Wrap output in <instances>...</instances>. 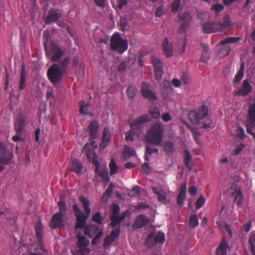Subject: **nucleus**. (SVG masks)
<instances>
[{
	"label": "nucleus",
	"mask_w": 255,
	"mask_h": 255,
	"mask_svg": "<svg viewBox=\"0 0 255 255\" xmlns=\"http://www.w3.org/2000/svg\"><path fill=\"white\" fill-rule=\"evenodd\" d=\"M69 62L70 58L66 57L59 63L52 64L48 69L47 77L52 84L56 85L61 82L63 75L67 71Z\"/></svg>",
	"instance_id": "nucleus-1"
},
{
	"label": "nucleus",
	"mask_w": 255,
	"mask_h": 255,
	"mask_svg": "<svg viewBox=\"0 0 255 255\" xmlns=\"http://www.w3.org/2000/svg\"><path fill=\"white\" fill-rule=\"evenodd\" d=\"M79 200L83 205V208L85 212V214L78 207L77 203H74L73 205V211L76 218V223L75 224L76 229H84L86 226V221L91 214V209L89 208L90 203L89 200L83 196L80 197Z\"/></svg>",
	"instance_id": "nucleus-2"
},
{
	"label": "nucleus",
	"mask_w": 255,
	"mask_h": 255,
	"mask_svg": "<svg viewBox=\"0 0 255 255\" xmlns=\"http://www.w3.org/2000/svg\"><path fill=\"white\" fill-rule=\"evenodd\" d=\"M209 109L207 106L202 105L198 110H192L188 114V118L190 122L194 124H198L200 121L206 119L203 123V128L206 129L212 128L211 124L212 121L207 118L208 116Z\"/></svg>",
	"instance_id": "nucleus-3"
},
{
	"label": "nucleus",
	"mask_w": 255,
	"mask_h": 255,
	"mask_svg": "<svg viewBox=\"0 0 255 255\" xmlns=\"http://www.w3.org/2000/svg\"><path fill=\"white\" fill-rule=\"evenodd\" d=\"M163 133L164 130L161 125L156 123L149 128L145 138L147 143L158 145L162 141Z\"/></svg>",
	"instance_id": "nucleus-4"
},
{
	"label": "nucleus",
	"mask_w": 255,
	"mask_h": 255,
	"mask_svg": "<svg viewBox=\"0 0 255 255\" xmlns=\"http://www.w3.org/2000/svg\"><path fill=\"white\" fill-rule=\"evenodd\" d=\"M46 55L53 62H57L64 55L65 50L58 44L52 42L49 48L47 47L46 42L44 43Z\"/></svg>",
	"instance_id": "nucleus-5"
},
{
	"label": "nucleus",
	"mask_w": 255,
	"mask_h": 255,
	"mask_svg": "<svg viewBox=\"0 0 255 255\" xmlns=\"http://www.w3.org/2000/svg\"><path fill=\"white\" fill-rule=\"evenodd\" d=\"M111 47L112 50L123 53L128 49V41L124 40L119 33H115L111 37Z\"/></svg>",
	"instance_id": "nucleus-6"
},
{
	"label": "nucleus",
	"mask_w": 255,
	"mask_h": 255,
	"mask_svg": "<svg viewBox=\"0 0 255 255\" xmlns=\"http://www.w3.org/2000/svg\"><path fill=\"white\" fill-rule=\"evenodd\" d=\"M246 127L247 133L252 135L255 138V133L252 130L255 127V102L249 106Z\"/></svg>",
	"instance_id": "nucleus-7"
},
{
	"label": "nucleus",
	"mask_w": 255,
	"mask_h": 255,
	"mask_svg": "<svg viewBox=\"0 0 255 255\" xmlns=\"http://www.w3.org/2000/svg\"><path fill=\"white\" fill-rule=\"evenodd\" d=\"M76 237L78 241L76 243L77 253L79 255H86L89 254L90 250L88 248L89 241L80 233L77 234Z\"/></svg>",
	"instance_id": "nucleus-8"
},
{
	"label": "nucleus",
	"mask_w": 255,
	"mask_h": 255,
	"mask_svg": "<svg viewBox=\"0 0 255 255\" xmlns=\"http://www.w3.org/2000/svg\"><path fill=\"white\" fill-rule=\"evenodd\" d=\"M13 157V152L7 150L5 145L0 141V164L7 165Z\"/></svg>",
	"instance_id": "nucleus-9"
},
{
	"label": "nucleus",
	"mask_w": 255,
	"mask_h": 255,
	"mask_svg": "<svg viewBox=\"0 0 255 255\" xmlns=\"http://www.w3.org/2000/svg\"><path fill=\"white\" fill-rule=\"evenodd\" d=\"M150 121L151 118L147 115L140 116L130 123V129L135 132L140 131L143 128L144 124Z\"/></svg>",
	"instance_id": "nucleus-10"
},
{
	"label": "nucleus",
	"mask_w": 255,
	"mask_h": 255,
	"mask_svg": "<svg viewBox=\"0 0 255 255\" xmlns=\"http://www.w3.org/2000/svg\"><path fill=\"white\" fill-rule=\"evenodd\" d=\"M230 196H235L234 202L238 207H241L243 203L244 197L240 188L235 184H232L228 191Z\"/></svg>",
	"instance_id": "nucleus-11"
},
{
	"label": "nucleus",
	"mask_w": 255,
	"mask_h": 255,
	"mask_svg": "<svg viewBox=\"0 0 255 255\" xmlns=\"http://www.w3.org/2000/svg\"><path fill=\"white\" fill-rule=\"evenodd\" d=\"M151 61L154 69L155 79L159 80L163 73V62L155 56H152Z\"/></svg>",
	"instance_id": "nucleus-12"
},
{
	"label": "nucleus",
	"mask_w": 255,
	"mask_h": 255,
	"mask_svg": "<svg viewBox=\"0 0 255 255\" xmlns=\"http://www.w3.org/2000/svg\"><path fill=\"white\" fill-rule=\"evenodd\" d=\"M149 218L145 215L140 214L137 216L132 225L133 230H136L147 226L149 223Z\"/></svg>",
	"instance_id": "nucleus-13"
},
{
	"label": "nucleus",
	"mask_w": 255,
	"mask_h": 255,
	"mask_svg": "<svg viewBox=\"0 0 255 255\" xmlns=\"http://www.w3.org/2000/svg\"><path fill=\"white\" fill-rule=\"evenodd\" d=\"M201 28L204 33H212L218 31V22L215 21H207L203 22Z\"/></svg>",
	"instance_id": "nucleus-14"
},
{
	"label": "nucleus",
	"mask_w": 255,
	"mask_h": 255,
	"mask_svg": "<svg viewBox=\"0 0 255 255\" xmlns=\"http://www.w3.org/2000/svg\"><path fill=\"white\" fill-rule=\"evenodd\" d=\"M61 13L59 10L54 8L50 9L48 12L45 22L47 24L57 22L61 17Z\"/></svg>",
	"instance_id": "nucleus-15"
},
{
	"label": "nucleus",
	"mask_w": 255,
	"mask_h": 255,
	"mask_svg": "<svg viewBox=\"0 0 255 255\" xmlns=\"http://www.w3.org/2000/svg\"><path fill=\"white\" fill-rule=\"evenodd\" d=\"M64 216L60 213H55L53 215L49 222L50 228L53 229L59 228L63 226Z\"/></svg>",
	"instance_id": "nucleus-16"
},
{
	"label": "nucleus",
	"mask_w": 255,
	"mask_h": 255,
	"mask_svg": "<svg viewBox=\"0 0 255 255\" xmlns=\"http://www.w3.org/2000/svg\"><path fill=\"white\" fill-rule=\"evenodd\" d=\"M26 118L22 114H19L14 124V129L16 134H22L26 127Z\"/></svg>",
	"instance_id": "nucleus-17"
},
{
	"label": "nucleus",
	"mask_w": 255,
	"mask_h": 255,
	"mask_svg": "<svg viewBox=\"0 0 255 255\" xmlns=\"http://www.w3.org/2000/svg\"><path fill=\"white\" fill-rule=\"evenodd\" d=\"M86 154L88 161L92 162L96 166L95 172L99 171L100 163L98 160V157L93 149H88L86 151Z\"/></svg>",
	"instance_id": "nucleus-18"
},
{
	"label": "nucleus",
	"mask_w": 255,
	"mask_h": 255,
	"mask_svg": "<svg viewBox=\"0 0 255 255\" xmlns=\"http://www.w3.org/2000/svg\"><path fill=\"white\" fill-rule=\"evenodd\" d=\"M141 94L143 97L149 100H156L157 99L155 94L149 88L148 85L145 82L142 83Z\"/></svg>",
	"instance_id": "nucleus-19"
},
{
	"label": "nucleus",
	"mask_w": 255,
	"mask_h": 255,
	"mask_svg": "<svg viewBox=\"0 0 255 255\" xmlns=\"http://www.w3.org/2000/svg\"><path fill=\"white\" fill-rule=\"evenodd\" d=\"M252 90V86L247 80L243 81L242 88L239 89L236 92V95L240 96L248 95Z\"/></svg>",
	"instance_id": "nucleus-20"
},
{
	"label": "nucleus",
	"mask_w": 255,
	"mask_h": 255,
	"mask_svg": "<svg viewBox=\"0 0 255 255\" xmlns=\"http://www.w3.org/2000/svg\"><path fill=\"white\" fill-rule=\"evenodd\" d=\"M162 49L163 53L167 58L171 57L173 54V48L171 43H169L167 38L162 43Z\"/></svg>",
	"instance_id": "nucleus-21"
},
{
	"label": "nucleus",
	"mask_w": 255,
	"mask_h": 255,
	"mask_svg": "<svg viewBox=\"0 0 255 255\" xmlns=\"http://www.w3.org/2000/svg\"><path fill=\"white\" fill-rule=\"evenodd\" d=\"M186 196V183L185 182L180 187L179 193L177 198V203L178 205L182 206Z\"/></svg>",
	"instance_id": "nucleus-22"
},
{
	"label": "nucleus",
	"mask_w": 255,
	"mask_h": 255,
	"mask_svg": "<svg viewBox=\"0 0 255 255\" xmlns=\"http://www.w3.org/2000/svg\"><path fill=\"white\" fill-rule=\"evenodd\" d=\"M27 85L26 74L25 71V67L23 65L22 66L20 71V76L18 84V89L20 91L25 89Z\"/></svg>",
	"instance_id": "nucleus-23"
},
{
	"label": "nucleus",
	"mask_w": 255,
	"mask_h": 255,
	"mask_svg": "<svg viewBox=\"0 0 255 255\" xmlns=\"http://www.w3.org/2000/svg\"><path fill=\"white\" fill-rule=\"evenodd\" d=\"M70 168L71 171L80 174L82 172L83 165L79 160L74 159L70 164Z\"/></svg>",
	"instance_id": "nucleus-24"
},
{
	"label": "nucleus",
	"mask_w": 255,
	"mask_h": 255,
	"mask_svg": "<svg viewBox=\"0 0 255 255\" xmlns=\"http://www.w3.org/2000/svg\"><path fill=\"white\" fill-rule=\"evenodd\" d=\"M88 128L90 131V139L93 140L97 137L99 124L97 121H93L90 123Z\"/></svg>",
	"instance_id": "nucleus-25"
},
{
	"label": "nucleus",
	"mask_w": 255,
	"mask_h": 255,
	"mask_svg": "<svg viewBox=\"0 0 255 255\" xmlns=\"http://www.w3.org/2000/svg\"><path fill=\"white\" fill-rule=\"evenodd\" d=\"M111 211L112 214L110 217V219L111 220V226H112L113 224L117 223L118 220L117 219V218L119 215H120V208L119 205L116 204H113L112 206Z\"/></svg>",
	"instance_id": "nucleus-26"
},
{
	"label": "nucleus",
	"mask_w": 255,
	"mask_h": 255,
	"mask_svg": "<svg viewBox=\"0 0 255 255\" xmlns=\"http://www.w3.org/2000/svg\"><path fill=\"white\" fill-rule=\"evenodd\" d=\"M218 24L219 26L218 31H223L229 29L232 26L230 16L226 15L223 18V22L222 23L218 22Z\"/></svg>",
	"instance_id": "nucleus-27"
},
{
	"label": "nucleus",
	"mask_w": 255,
	"mask_h": 255,
	"mask_svg": "<svg viewBox=\"0 0 255 255\" xmlns=\"http://www.w3.org/2000/svg\"><path fill=\"white\" fill-rule=\"evenodd\" d=\"M36 239L38 242V245L41 246L42 244V231L43 227L41 222H37L35 228Z\"/></svg>",
	"instance_id": "nucleus-28"
},
{
	"label": "nucleus",
	"mask_w": 255,
	"mask_h": 255,
	"mask_svg": "<svg viewBox=\"0 0 255 255\" xmlns=\"http://www.w3.org/2000/svg\"><path fill=\"white\" fill-rule=\"evenodd\" d=\"M228 243L225 238H223L222 242L217 248L216 255H226Z\"/></svg>",
	"instance_id": "nucleus-29"
},
{
	"label": "nucleus",
	"mask_w": 255,
	"mask_h": 255,
	"mask_svg": "<svg viewBox=\"0 0 255 255\" xmlns=\"http://www.w3.org/2000/svg\"><path fill=\"white\" fill-rule=\"evenodd\" d=\"M192 17L189 12L183 13L180 16V19L182 21L181 27L182 29H185L190 24Z\"/></svg>",
	"instance_id": "nucleus-30"
},
{
	"label": "nucleus",
	"mask_w": 255,
	"mask_h": 255,
	"mask_svg": "<svg viewBox=\"0 0 255 255\" xmlns=\"http://www.w3.org/2000/svg\"><path fill=\"white\" fill-rule=\"evenodd\" d=\"M99 228L97 226L93 225H87L84 229V233L91 238L98 231Z\"/></svg>",
	"instance_id": "nucleus-31"
},
{
	"label": "nucleus",
	"mask_w": 255,
	"mask_h": 255,
	"mask_svg": "<svg viewBox=\"0 0 255 255\" xmlns=\"http://www.w3.org/2000/svg\"><path fill=\"white\" fill-rule=\"evenodd\" d=\"M153 192L157 195L158 200L160 202L163 203L166 199V194L162 189H158L156 187H152Z\"/></svg>",
	"instance_id": "nucleus-32"
},
{
	"label": "nucleus",
	"mask_w": 255,
	"mask_h": 255,
	"mask_svg": "<svg viewBox=\"0 0 255 255\" xmlns=\"http://www.w3.org/2000/svg\"><path fill=\"white\" fill-rule=\"evenodd\" d=\"M135 154V151L133 148L127 145L125 146V149L123 153L124 160H127L131 156H134Z\"/></svg>",
	"instance_id": "nucleus-33"
},
{
	"label": "nucleus",
	"mask_w": 255,
	"mask_h": 255,
	"mask_svg": "<svg viewBox=\"0 0 255 255\" xmlns=\"http://www.w3.org/2000/svg\"><path fill=\"white\" fill-rule=\"evenodd\" d=\"M174 146L175 144L173 141H167L164 143V150L167 154L171 155L175 151Z\"/></svg>",
	"instance_id": "nucleus-34"
},
{
	"label": "nucleus",
	"mask_w": 255,
	"mask_h": 255,
	"mask_svg": "<svg viewBox=\"0 0 255 255\" xmlns=\"http://www.w3.org/2000/svg\"><path fill=\"white\" fill-rule=\"evenodd\" d=\"M184 162L186 168H187L189 170H191L192 169L193 166L191 164L190 161L192 160V157L190 153L187 150H185L184 151Z\"/></svg>",
	"instance_id": "nucleus-35"
},
{
	"label": "nucleus",
	"mask_w": 255,
	"mask_h": 255,
	"mask_svg": "<svg viewBox=\"0 0 255 255\" xmlns=\"http://www.w3.org/2000/svg\"><path fill=\"white\" fill-rule=\"evenodd\" d=\"M130 213L128 210L125 211L122 213L121 215H119L117 217V219L118 220V222L117 224H113L112 225V227L113 228H116L118 226L120 225L121 222L123 221L127 217L129 216Z\"/></svg>",
	"instance_id": "nucleus-36"
},
{
	"label": "nucleus",
	"mask_w": 255,
	"mask_h": 255,
	"mask_svg": "<svg viewBox=\"0 0 255 255\" xmlns=\"http://www.w3.org/2000/svg\"><path fill=\"white\" fill-rule=\"evenodd\" d=\"M158 149L153 148L151 145H147L146 146L145 155L144 157L145 160L148 161L149 160L148 155H151L154 152L158 153Z\"/></svg>",
	"instance_id": "nucleus-37"
},
{
	"label": "nucleus",
	"mask_w": 255,
	"mask_h": 255,
	"mask_svg": "<svg viewBox=\"0 0 255 255\" xmlns=\"http://www.w3.org/2000/svg\"><path fill=\"white\" fill-rule=\"evenodd\" d=\"M189 227L191 228H195L199 225V220L196 214L192 215L189 219Z\"/></svg>",
	"instance_id": "nucleus-38"
},
{
	"label": "nucleus",
	"mask_w": 255,
	"mask_h": 255,
	"mask_svg": "<svg viewBox=\"0 0 255 255\" xmlns=\"http://www.w3.org/2000/svg\"><path fill=\"white\" fill-rule=\"evenodd\" d=\"M145 244L148 247H151L156 245L154 233H150L146 239Z\"/></svg>",
	"instance_id": "nucleus-39"
},
{
	"label": "nucleus",
	"mask_w": 255,
	"mask_h": 255,
	"mask_svg": "<svg viewBox=\"0 0 255 255\" xmlns=\"http://www.w3.org/2000/svg\"><path fill=\"white\" fill-rule=\"evenodd\" d=\"M249 242L253 255H255V233L252 232Z\"/></svg>",
	"instance_id": "nucleus-40"
},
{
	"label": "nucleus",
	"mask_w": 255,
	"mask_h": 255,
	"mask_svg": "<svg viewBox=\"0 0 255 255\" xmlns=\"http://www.w3.org/2000/svg\"><path fill=\"white\" fill-rule=\"evenodd\" d=\"M80 112L82 115H87L88 114L89 108L90 104L89 103H85L84 101L80 102Z\"/></svg>",
	"instance_id": "nucleus-41"
},
{
	"label": "nucleus",
	"mask_w": 255,
	"mask_h": 255,
	"mask_svg": "<svg viewBox=\"0 0 255 255\" xmlns=\"http://www.w3.org/2000/svg\"><path fill=\"white\" fill-rule=\"evenodd\" d=\"M240 40V37H229L226 38L220 42L221 45H225L228 43H235Z\"/></svg>",
	"instance_id": "nucleus-42"
},
{
	"label": "nucleus",
	"mask_w": 255,
	"mask_h": 255,
	"mask_svg": "<svg viewBox=\"0 0 255 255\" xmlns=\"http://www.w3.org/2000/svg\"><path fill=\"white\" fill-rule=\"evenodd\" d=\"M156 244H163L165 242V235L163 232H159L154 236Z\"/></svg>",
	"instance_id": "nucleus-43"
},
{
	"label": "nucleus",
	"mask_w": 255,
	"mask_h": 255,
	"mask_svg": "<svg viewBox=\"0 0 255 255\" xmlns=\"http://www.w3.org/2000/svg\"><path fill=\"white\" fill-rule=\"evenodd\" d=\"M59 212L56 213H60V215L65 216L66 214V204L64 201H60L58 203Z\"/></svg>",
	"instance_id": "nucleus-44"
},
{
	"label": "nucleus",
	"mask_w": 255,
	"mask_h": 255,
	"mask_svg": "<svg viewBox=\"0 0 255 255\" xmlns=\"http://www.w3.org/2000/svg\"><path fill=\"white\" fill-rule=\"evenodd\" d=\"M109 168L110 169V174H114L119 169V167L115 162L114 159H112L109 163Z\"/></svg>",
	"instance_id": "nucleus-45"
},
{
	"label": "nucleus",
	"mask_w": 255,
	"mask_h": 255,
	"mask_svg": "<svg viewBox=\"0 0 255 255\" xmlns=\"http://www.w3.org/2000/svg\"><path fill=\"white\" fill-rule=\"evenodd\" d=\"M140 193V187L135 185L128 193V195L130 197H137Z\"/></svg>",
	"instance_id": "nucleus-46"
},
{
	"label": "nucleus",
	"mask_w": 255,
	"mask_h": 255,
	"mask_svg": "<svg viewBox=\"0 0 255 255\" xmlns=\"http://www.w3.org/2000/svg\"><path fill=\"white\" fill-rule=\"evenodd\" d=\"M136 89L132 86L128 87L127 89V96L129 98H133L136 94Z\"/></svg>",
	"instance_id": "nucleus-47"
},
{
	"label": "nucleus",
	"mask_w": 255,
	"mask_h": 255,
	"mask_svg": "<svg viewBox=\"0 0 255 255\" xmlns=\"http://www.w3.org/2000/svg\"><path fill=\"white\" fill-rule=\"evenodd\" d=\"M92 220L98 225H102L103 223V218L101 216V213L100 212H97L92 216Z\"/></svg>",
	"instance_id": "nucleus-48"
},
{
	"label": "nucleus",
	"mask_w": 255,
	"mask_h": 255,
	"mask_svg": "<svg viewBox=\"0 0 255 255\" xmlns=\"http://www.w3.org/2000/svg\"><path fill=\"white\" fill-rule=\"evenodd\" d=\"M149 113L151 117L155 119H158L160 116V111L157 108H153L150 109L149 111Z\"/></svg>",
	"instance_id": "nucleus-49"
},
{
	"label": "nucleus",
	"mask_w": 255,
	"mask_h": 255,
	"mask_svg": "<svg viewBox=\"0 0 255 255\" xmlns=\"http://www.w3.org/2000/svg\"><path fill=\"white\" fill-rule=\"evenodd\" d=\"M181 0H174L171 4V9L172 12H176L180 6Z\"/></svg>",
	"instance_id": "nucleus-50"
},
{
	"label": "nucleus",
	"mask_w": 255,
	"mask_h": 255,
	"mask_svg": "<svg viewBox=\"0 0 255 255\" xmlns=\"http://www.w3.org/2000/svg\"><path fill=\"white\" fill-rule=\"evenodd\" d=\"M205 199L203 195H200L195 203V207L196 209H200L205 204Z\"/></svg>",
	"instance_id": "nucleus-51"
},
{
	"label": "nucleus",
	"mask_w": 255,
	"mask_h": 255,
	"mask_svg": "<svg viewBox=\"0 0 255 255\" xmlns=\"http://www.w3.org/2000/svg\"><path fill=\"white\" fill-rule=\"evenodd\" d=\"M236 132L237 136L241 139H244L246 136L244 128L241 127L237 128Z\"/></svg>",
	"instance_id": "nucleus-52"
},
{
	"label": "nucleus",
	"mask_w": 255,
	"mask_h": 255,
	"mask_svg": "<svg viewBox=\"0 0 255 255\" xmlns=\"http://www.w3.org/2000/svg\"><path fill=\"white\" fill-rule=\"evenodd\" d=\"M112 192H113V187H112V184H111L110 186H109V187L107 189L106 191L104 192V193L103 195V197H102L103 200H105H105H106L107 199L110 198L111 196Z\"/></svg>",
	"instance_id": "nucleus-53"
},
{
	"label": "nucleus",
	"mask_w": 255,
	"mask_h": 255,
	"mask_svg": "<svg viewBox=\"0 0 255 255\" xmlns=\"http://www.w3.org/2000/svg\"><path fill=\"white\" fill-rule=\"evenodd\" d=\"M99 175L102 180L105 182H108L110 180L108 170H102L100 172Z\"/></svg>",
	"instance_id": "nucleus-54"
},
{
	"label": "nucleus",
	"mask_w": 255,
	"mask_h": 255,
	"mask_svg": "<svg viewBox=\"0 0 255 255\" xmlns=\"http://www.w3.org/2000/svg\"><path fill=\"white\" fill-rule=\"evenodd\" d=\"M103 235V232L102 231H99L95 236V237L93 239L92 241V245H96L98 244L100 238L102 237Z\"/></svg>",
	"instance_id": "nucleus-55"
},
{
	"label": "nucleus",
	"mask_w": 255,
	"mask_h": 255,
	"mask_svg": "<svg viewBox=\"0 0 255 255\" xmlns=\"http://www.w3.org/2000/svg\"><path fill=\"white\" fill-rule=\"evenodd\" d=\"M211 9L214 10L216 13H218L224 9V6L221 4L217 3L213 5Z\"/></svg>",
	"instance_id": "nucleus-56"
},
{
	"label": "nucleus",
	"mask_w": 255,
	"mask_h": 255,
	"mask_svg": "<svg viewBox=\"0 0 255 255\" xmlns=\"http://www.w3.org/2000/svg\"><path fill=\"white\" fill-rule=\"evenodd\" d=\"M120 234V227H117L115 230L112 231L111 234L109 235L112 238L114 239V240H116V239L119 237Z\"/></svg>",
	"instance_id": "nucleus-57"
},
{
	"label": "nucleus",
	"mask_w": 255,
	"mask_h": 255,
	"mask_svg": "<svg viewBox=\"0 0 255 255\" xmlns=\"http://www.w3.org/2000/svg\"><path fill=\"white\" fill-rule=\"evenodd\" d=\"M165 12L164 8L163 6H161L157 8L154 12V14L156 16L160 17L163 15Z\"/></svg>",
	"instance_id": "nucleus-58"
},
{
	"label": "nucleus",
	"mask_w": 255,
	"mask_h": 255,
	"mask_svg": "<svg viewBox=\"0 0 255 255\" xmlns=\"http://www.w3.org/2000/svg\"><path fill=\"white\" fill-rule=\"evenodd\" d=\"M136 132L130 129V130L128 131L126 134V139L127 141H131L133 140V135Z\"/></svg>",
	"instance_id": "nucleus-59"
},
{
	"label": "nucleus",
	"mask_w": 255,
	"mask_h": 255,
	"mask_svg": "<svg viewBox=\"0 0 255 255\" xmlns=\"http://www.w3.org/2000/svg\"><path fill=\"white\" fill-rule=\"evenodd\" d=\"M115 241V240H114V239H113L110 235H109L106 238H105L103 246L104 247H108Z\"/></svg>",
	"instance_id": "nucleus-60"
},
{
	"label": "nucleus",
	"mask_w": 255,
	"mask_h": 255,
	"mask_svg": "<svg viewBox=\"0 0 255 255\" xmlns=\"http://www.w3.org/2000/svg\"><path fill=\"white\" fill-rule=\"evenodd\" d=\"M58 25L63 29H66L69 34H71L70 27L66 23L59 21L58 22Z\"/></svg>",
	"instance_id": "nucleus-61"
},
{
	"label": "nucleus",
	"mask_w": 255,
	"mask_h": 255,
	"mask_svg": "<svg viewBox=\"0 0 255 255\" xmlns=\"http://www.w3.org/2000/svg\"><path fill=\"white\" fill-rule=\"evenodd\" d=\"M244 73L238 71L235 75L234 82L236 83L240 82L243 79Z\"/></svg>",
	"instance_id": "nucleus-62"
},
{
	"label": "nucleus",
	"mask_w": 255,
	"mask_h": 255,
	"mask_svg": "<svg viewBox=\"0 0 255 255\" xmlns=\"http://www.w3.org/2000/svg\"><path fill=\"white\" fill-rule=\"evenodd\" d=\"M108 133L109 130L107 128H105L104 130L102 140L108 142H109V141L110 140V136L108 135Z\"/></svg>",
	"instance_id": "nucleus-63"
},
{
	"label": "nucleus",
	"mask_w": 255,
	"mask_h": 255,
	"mask_svg": "<svg viewBox=\"0 0 255 255\" xmlns=\"http://www.w3.org/2000/svg\"><path fill=\"white\" fill-rule=\"evenodd\" d=\"M190 76L186 73H183L181 77V80L184 84H187L190 82Z\"/></svg>",
	"instance_id": "nucleus-64"
}]
</instances>
